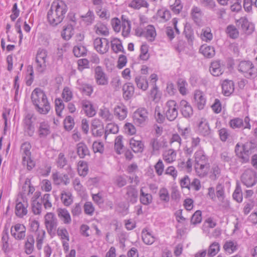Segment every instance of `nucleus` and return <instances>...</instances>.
Listing matches in <instances>:
<instances>
[{
	"label": "nucleus",
	"mask_w": 257,
	"mask_h": 257,
	"mask_svg": "<svg viewBox=\"0 0 257 257\" xmlns=\"http://www.w3.org/2000/svg\"><path fill=\"white\" fill-rule=\"evenodd\" d=\"M220 250V245L218 242L214 241L211 243L208 249L207 255L209 256H215Z\"/></svg>",
	"instance_id": "49"
},
{
	"label": "nucleus",
	"mask_w": 257,
	"mask_h": 257,
	"mask_svg": "<svg viewBox=\"0 0 257 257\" xmlns=\"http://www.w3.org/2000/svg\"><path fill=\"white\" fill-rule=\"evenodd\" d=\"M122 137L118 136L115 140L114 148L116 153L118 154H121V150L122 149L123 145L122 144Z\"/></svg>",
	"instance_id": "64"
},
{
	"label": "nucleus",
	"mask_w": 257,
	"mask_h": 257,
	"mask_svg": "<svg viewBox=\"0 0 257 257\" xmlns=\"http://www.w3.org/2000/svg\"><path fill=\"white\" fill-rule=\"evenodd\" d=\"M28 204L27 201L23 200V202H19L16 203L15 207L16 215L20 218L26 215L28 213L27 208Z\"/></svg>",
	"instance_id": "18"
},
{
	"label": "nucleus",
	"mask_w": 257,
	"mask_h": 257,
	"mask_svg": "<svg viewBox=\"0 0 257 257\" xmlns=\"http://www.w3.org/2000/svg\"><path fill=\"white\" fill-rule=\"evenodd\" d=\"M52 178L54 183L56 185L63 184L67 185L70 182L68 175L66 174H60L57 172L52 175Z\"/></svg>",
	"instance_id": "21"
},
{
	"label": "nucleus",
	"mask_w": 257,
	"mask_h": 257,
	"mask_svg": "<svg viewBox=\"0 0 257 257\" xmlns=\"http://www.w3.org/2000/svg\"><path fill=\"white\" fill-rule=\"evenodd\" d=\"M200 52L205 57L208 58H212L215 54L214 47L207 45H202L200 48Z\"/></svg>",
	"instance_id": "34"
},
{
	"label": "nucleus",
	"mask_w": 257,
	"mask_h": 257,
	"mask_svg": "<svg viewBox=\"0 0 257 257\" xmlns=\"http://www.w3.org/2000/svg\"><path fill=\"white\" fill-rule=\"evenodd\" d=\"M111 46L112 51L115 53L120 52H123V48L121 42L117 38H113L111 41Z\"/></svg>",
	"instance_id": "47"
},
{
	"label": "nucleus",
	"mask_w": 257,
	"mask_h": 257,
	"mask_svg": "<svg viewBox=\"0 0 257 257\" xmlns=\"http://www.w3.org/2000/svg\"><path fill=\"white\" fill-rule=\"evenodd\" d=\"M125 191L124 197L127 202L134 204L137 202L138 198V191L133 186L130 185L124 188Z\"/></svg>",
	"instance_id": "13"
},
{
	"label": "nucleus",
	"mask_w": 257,
	"mask_h": 257,
	"mask_svg": "<svg viewBox=\"0 0 257 257\" xmlns=\"http://www.w3.org/2000/svg\"><path fill=\"white\" fill-rule=\"evenodd\" d=\"M237 22L238 25L240 26L243 31L246 32L249 30L250 24L246 18L242 17Z\"/></svg>",
	"instance_id": "61"
},
{
	"label": "nucleus",
	"mask_w": 257,
	"mask_h": 257,
	"mask_svg": "<svg viewBox=\"0 0 257 257\" xmlns=\"http://www.w3.org/2000/svg\"><path fill=\"white\" fill-rule=\"evenodd\" d=\"M109 41L106 38H96L93 43L95 50L100 54L106 53L109 48Z\"/></svg>",
	"instance_id": "10"
},
{
	"label": "nucleus",
	"mask_w": 257,
	"mask_h": 257,
	"mask_svg": "<svg viewBox=\"0 0 257 257\" xmlns=\"http://www.w3.org/2000/svg\"><path fill=\"white\" fill-rule=\"evenodd\" d=\"M122 90L123 98L125 100H128L133 97L134 94L135 87L132 83L128 82L123 86Z\"/></svg>",
	"instance_id": "24"
},
{
	"label": "nucleus",
	"mask_w": 257,
	"mask_h": 257,
	"mask_svg": "<svg viewBox=\"0 0 257 257\" xmlns=\"http://www.w3.org/2000/svg\"><path fill=\"white\" fill-rule=\"evenodd\" d=\"M57 235L60 237L62 241H69V235L67 230L65 227H59L57 230Z\"/></svg>",
	"instance_id": "58"
},
{
	"label": "nucleus",
	"mask_w": 257,
	"mask_h": 257,
	"mask_svg": "<svg viewBox=\"0 0 257 257\" xmlns=\"http://www.w3.org/2000/svg\"><path fill=\"white\" fill-rule=\"evenodd\" d=\"M26 227L22 224L17 223L13 226L11 228V233L12 235L18 240H23L26 236Z\"/></svg>",
	"instance_id": "12"
},
{
	"label": "nucleus",
	"mask_w": 257,
	"mask_h": 257,
	"mask_svg": "<svg viewBox=\"0 0 257 257\" xmlns=\"http://www.w3.org/2000/svg\"><path fill=\"white\" fill-rule=\"evenodd\" d=\"M73 52L76 57H80L86 55L87 50L84 46L78 45L74 47Z\"/></svg>",
	"instance_id": "53"
},
{
	"label": "nucleus",
	"mask_w": 257,
	"mask_h": 257,
	"mask_svg": "<svg viewBox=\"0 0 257 257\" xmlns=\"http://www.w3.org/2000/svg\"><path fill=\"white\" fill-rule=\"evenodd\" d=\"M78 88L86 95L90 96L93 89L91 85L82 82L80 80L77 81Z\"/></svg>",
	"instance_id": "30"
},
{
	"label": "nucleus",
	"mask_w": 257,
	"mask_h": 257,
	"mask_svg": "<svg viewBox=\"0 0 257 257\" xmlns=\"http://www.w3.org/2000/svg\"><path fill=\"white\" fill-rule=\"evenodd\" d=\"M38 132L40 138H45L50 134V127L48 123L46 121L40 122Z\"/></svg>",
	"instance_id": "31"
},
{
	"label": "nucleus",
	"mask_w": 257,
	"mask_h": 257,
	"mask_svg": "<svg viewBox=\"0 0 257 257\" xmlns=\"http://www.w3.org/2000/svg\"><path fill=\"white\" fill-rule=\"evenodd\" d=\"M238 70L248 79L254 78L257 76V69L250 61H241L238 65Z\"/></svg>",
	"instance_id": "4"
},
{
	"label": "nucleus",
	"mask_w": 257,
	"mask_h": 257,
	"mask_svg": "<svg viewBox=\"0 0 257 257\" xmlns=\"http://www.w3.org/2000/svg\"><path fill=\"white\" fill-rule=\"evenodd\" d=\"M178 167L182 169L186 170L188 172H191L192 168L191 159L189 158L186 162L181 161L178 163Z\"/></svg>",
	"instance_id": "56"
},
{
	"label": "nucleus",
	"mask_w": 257,
	"mask_h": 257,
	"mask_svg": "<svg viewBox=\"0 0 257 257\" xmlns=\"http://www.w3.org/2000/svg\"><path fill=\"white\" fill-rule=\"evenodd\" d=\"M226 32L228 36L232 39H236L239 36V32L236 27L232 25L227 26Z\"/></svg>",
	"instance_id": "54"
},
{
	"label": "nucleus",
	"mask_w": 257,
	"mask_h": 257,
	"mask_svg": "<svg viewBox=\"0 0 257 257\" xmlns=\"http://www.w3.org/2000/svg\"><path fill=\"white\" fill-rule=\"evenodd\" d=\"M31 145L28 142H25L21 145L20 152L22 159H28L31 157Z\"/></svg>",
	"instance_id": "25"
},
{
	"label": "nucleus",
	"mask_w": 257,
	"mask_h": 257,
	"mask_svg": "<svg viewBox=\"0 0 257 257\" xmlns=\"http://www.w3.org/2000/svg\"><path fill=\"white\" fill-rule=\"evenodd\" d=\"M157 16L164 22H167L171 18V13L167 9L163 8L158 11Z\"/></svg>",
	"instance_id": "50"
},
{
	"label": "nucleus",
	"mask_w": 257,
	"mask_h": 257,
	"mask_svg": "<svg viewBox=\"0 0 257 257\" xmlns=\"http://www.w3.org/2000/svg\"><path fill=\"white\" fill-rule=\"evenodd\" d=\"M199 133L204 136L208 135L210 134V128L208 123L204 120H201L198 125Z\"/></svg>",
	"instance_id": "51"
},
{
	"label": "nucleus",
	"mask_w": 257,
	"mask_h": 257,
	"mask_svg": "<svg viewBox=\"0 0 257 257\" xmlns=\"http://www.w3.org/2000/svg\"><path fill=\"white\" fill-rule=\"evenodd\" d=\"M142 237L143 242L148 245L152 244L156 239V237L151 232L145 229L142 231Z\"/></svg>",
	"instance_id": "41"
},
{
	"label": "nucleus",
	"mask_w": 257,
	"mask_h": 257,
	"mask_svg": "<svg viewBox=\"0 0 257 257\" xmlns=\"http://www.w3.org/2000/svg\"><path fill=\"white\" fill-rule=\"evenodd\" d=\"M130 8L139 10L141 8H148L149 4L146 0H133L128 5Z\"/></svg>",
	"instance_id": "36"
},
{
	"label": "nucleus",
	"mask_w": 257,
	"mask_h": 257,
	"mask_svg": "<svg viewBox=\"0 0 257 257\" xmlns=\"http://www.w3.org/2000/svg\"><path fill=\"white\" fill-rule=\"evenodd\" d=\"M81 18L86 25L89 26L94 21L95 16L92 10H89L87 13L82 15Z\"/></svg>",
	"instance_id": "46"
},
{
	"label": "nucleus",
	"mask_w": 257,
	"mask_h": 257,
	"mask_svg": "<svg viewBox=\"0 0 257 257\" xmlns=\"http://www.w3.org/2000/svg\"><path fill=\"white\" fill-rule=\"evenodd\" d=\"M127 110L126 107L122 104L117 105L114 110V114L119 120H123L127 116Z\"/></svg>",
	"instance_id": "26"
},
{
	"label": "nucleus",
	"mask_w": 257,
	"mask_h": 257,
	"mask_svg": "<svg viewBox=\"0 0 257 257\" xmlns=\"http://www.w3.org/2000/svg\"><path fill=\"white\" fill-rule=\"evenodd\" d=\"M229 123L230 126L233 129L239 128L243 126V121L242 119L237 117L231 119Z\"/></svg>",
	"instance_id": "60"
},
{
	"label": "nucleus",
	"mask_w": 257,
	"mask_h": 257,
	"mask_svg": "<svg viewBox=\"0 0 257 257\" xmlns=\"http://www.w3.org/2000/svg\"><path fill=\"white\" fill-rule=\"evenodd\" d=\"M195 164L197 165L201 164L209 163V158L207 156L203 150L200 149L196 151L194 155Z\"/></svg>",
	"instance_id": "19"
},
{
	"label": "nucleus",
	"mask_w": 257,
	"mask_h": 257,
	"mask_svg": "<svg viewBox=\"0 0 257 257\" xmlns=\"http://www.w3.org/2000/svg\"><path fill=\"white\" fill-rule=\"evenodd\" d=\"M88 171V166L86 162L80 161L78 163V172L80 176H85Z\"/></svg>",
	"instance_id": "52"
},
{
	"label": "nucleus",
	"mask_w": 257,
	"mask_h": 257,
	"mask_svg": "<svg viewBox=\"0 0 257 257\" xmlns=\"http://www.w3.org/2000/svg\"><path fill=\"white\" fill-rule=\"evenodd\" d=\"M118 132V127L114 123H108L105 130L104 139L106 140L110 134H116Z\"/></svg>",
	"instance_id": "48"
},
{
	"label": "nucleus",
	"mask_w": 257,
	"mask_h": 257,
	"mask_svg": "<svg viewBox=\"0 0 257 257\" xmlns=\"http://www.w3.org/2000/svg\"><path fill=\"white\" fill-rule=\"evenodd\" d=\"M163 158L166 163H172L176 160V153L173 149L167 150L163 153Z\"/></svg>",
	"instance_id": "40"
},
{
	"label": "nucleus",
	"mask_w": 257,
	"mask_h": 257,
	"mask_svg": "<svg viewBox=\"0 0 257 257\" xmlns=\"http://www.w3.org/2000/svg\"><path fill=\"white\" fill-rule=\"evenodd\" d=\"M164 112L167 119L169 121H174L178 115V105L176 102L173 100H168L163 108Z\"/></svg>",
	"instance_id": "6"
},
{
	"label": "nucleus",
	"mask_w": 257,
	"mask_h": 257,
	"mask_svg": "<svg viewBox=\"0 0 257 257\" xmlns=\"http://www.w3.org/2000/svg\"><path fill=\"white\" fill-rule=\"evenodd\" d=\"M241 181L246 187H252L257 182V174L253 170L247 169L242 174Z\"/></svg>",
	"instance_id": "9"
},
{
	"label": "nucleus",
	"mask_w": 257,
	"mask_h": 257,
	"mask_svg": "<svg viewBox=\"0 0 257 257\" xmlns=\"http://www.w3.org/2000/svg\"><path fill=\"white\" fill-rule=\"evenodd\" d=\"M36 117L33 113H26L24 117L23 122L25 133L29 137H32L35 131V122Z\"/></svg>",
	"instance_id": "5"
},
{
	"label": "nucleus",
	"mask_w": 257,
	"mask_h": 257,
	"mask_svg": "<svg viewBox=\"0 0 257 257\" xmlns=\"http://www.w3.org/2000/svg\"><path fill=\"white\" fill-rule=\"evenodd\" d=\"M45 224L49 233L55 230L57 226V219L53 213H47L45 216Z\"/></svg>",
	"instance_id": "14"
},
{
	"label": "nucleus",
	"mask_w": 257,
	"mask_h": 257,
	"mask_svg": "<svg viewBox=\"0 0 257 257\" xmlns=\"http://www.w3.org/2000/svg\"><path fill=\"white\" fill-rule=\"evenodd\" d=\"M114 91H118L121 88V80L118 76L114 77L111 79L110 83Z\"/></svg>",
	"instance_id": "62"
},
{
	"label": "nucleus",
	"mask_w": 257,
	"mask_h": 257,
	"mask_svg": "<svg viewBox=\"0 0 257 257\" xmlns=\"http://www.w3.org/2000/svg\"><path fill=\"white\" fill-rule=\"evenodd\" d=\"M73 25L72 24H68L63 29L61 36L65 40H69L74 34Z\"/></svg>",
	"instance_id": "44"
},
{
	"label": "nucleus",
	"mask_w": 257,
	"mask_h": 257,
	"mask_svg": "<svg viewBox=\"0 0 257 257\" xmlns=\"http://www.w3.org/2000/svg\"><path fill=\"white\" fill-rule=\"evenodd\" d=\"M57 214L59 218L65 224H69L71 222V218L68 211L65 208H58Z\"/></svg>",
	"instance_id": "32"
},
{
	"label": "nucleus",
	"mask_w": 257,
	"mask_h": 257,
	"mask_svg": "<svg viewBox=\"0 0 257 257\" xmlns=\"http://www.w3.org/2000/svg\"><path fill=\"white\" fill-rule=\"evenodd\" d=\"M237 243L236 241L229 240L224 243L223 247L225 251L229 253H232L237 249Z\"/></svg>",
	"instance_id": "43"
},
{
	"label": "nucleus",
	"mask_w": 257,
	"mask_h": 257,
	"mask_svg": "<svg viewBox=\"0 0 257 257\" xmlns=\"http://www.w3.org/2000/svg\"><path fill=\"white\" fill-rule=\"evenodd\" d=\"M182 115L186 118L190 117L193 115V109L190 104L185 100H182L180 103Z\"/></svg>",
	"instance_id": "20"
},
{
	"label": "nucleus",
	"mask_w": 257,
	"mask_h": 257,
	"mask_svg": "<svg viewBox=\"0 0 257 257\" xmlns=\"http://www.w3.org/2000/svg\"><path fill=\"white\" fill-rule=\"evenodd\" d=\"M41 204H43L46 209H50L52 204L51 202V196L49 194H45L41 198Z\"/></svg>",
	"instance_id": "59"
},
{
	"label": "nucleus",
	"mask_w": 257,
	"mask_h": 257,
	"mask_svg": "<svg viewBox=\"0 0 257 257\" xmlns=\"http://www.w3.org/2000/svg\"><path fill=\"white\" fill-rule=\"evenodd\" d=\"M31 99L35 109L40 114H46L50 109L47 96L40 88H35L32 92Z\"/></svg>",
	"instance_id": "2"
},
{
	"label": "nucleus",
	"mask_w": 257,
	"mask_h": 257,
	"mask_svg": "<svg viewBox=\"0 0 257 257\" xmlns=\"http://www.w3.org/2000/svg\"><path fill=\"white\" fill-rule=\"evenodd\" d=\"M137 87L143 91L146 90L148 88V82L145 77L140 75L137 76L135 79Z\"/></svg>",
	"instance_id": "38"
},
{
	"label": "nucleus",
	"mask_w": 257,
	"mask_h": 257,
	"mask_svg": "<svg viewBox=\"0 0 257 257\" xmlns=\"http://www.w3.org/2000/svg\"><path fill=\"white\" fill-rule=\"evenodd\" d=\"M256 148V144L251 142H246L242 146L238 143L235 146V152L241 163H246L249 161L250 155L255 151Z\"/></svg>",
	"instance_id": "3"
},
{
	"label": "nucleus",
	"mask_w": 257,
	"mask_h": 257,
	"mask_svg": "<svg viewBox=\"0 0 257 257\" xmlns=\"http://www.w3.org/2000/svg\"><path fill=\"white\" fill-rule=\"evenodd\" d=\"M225 68V65L220 60H216L211 63L209 71L214 76H219L224 72Z\"/></svg>",
	"instance_id": "15"
},
{
	"label": "nucleus",
	"mask_w": 257,
	"mask_h": 257,
	"mask_svg": "<svg viewBox=\"0 0 257 257\" xmlns=\"http://www.w3.org/2000/svg\"><path fill=\"white\" fill-rule=\"evenodd\" d=\"M77 153L80 158H84L89 155V151L84 143H79L77 145Z\"/></svg>",
	"instance_id": "42"
},
{
	"label": "nucleus",
	"mask_w": 257,
	"mask_h": 257,
	"mask_svg": "<svg viewBox=\"0 0 257 257\" xmlns=\"http://www.w3.org/2000/svg\"><path fill=\"white\" fill-rule=\"evenodd\" d=\"M191 15L192 19L197 24L200 22L203 13L201 9L196 6H193L191 9Z\"/></svg>",
	"instance_id": "37"
},
{
	"label": "nucleus",
	"mask_w": 257,
	"mask_h": 257,
	"mask_svg": "<svg viewBox=\"0 0 257 257\" xmlns=\"http://www.w3.org/2000/svg\"><path fill=\"white\" fill-rule=\"evenodd\" d=\"M145 189L142 187L140 189V200L143 205H148L152 202L153 197L151 194L145 191Z\"/></svg>",
	"instance_id": "27"
},
{
	"label": "nucleus",
	"mask_w": 257,
	"mask_h": 257,
	"mask_svg": "<svg viewBox=\"0 0 257 257\" xmlns=\"http://www.w3.org/2000/svg\"><path fill=\"white\" fill-rule=\"evenodd\" d=\"M67 10V6L64 2L59 0L53 2L47 15L50 25L56 26L60 24L64 19Z\"/></svg>",
	"instance_id": "1"
},
{
	"label": "nucleus",
	"mask_w": 257,
	"mask_h": 257,
	"mask_svg": "<svg viewBox=\"0 0 257 257\" xmlns=\"http://www.w3.org/2000/svg\"><path fill=\"white\" fill-rule=\"evenodd\" d=\"M194 98L197 108L200 110L203 109L206 103V99L203 92L199 90H195Z\"/></svg>",
	"instance_id": "16"
},
{
	"label": "nucleus",
	"mask_w": 257,
	"mask_h": 257,
	"mask_svg": "<svg viewBox=\"0 0 257 257\" xmlns=\"http://www.w3.org/2000/svg\"><path fill=\"white\" fill-rule=\"evenodd\" d=\"M222 93L225 96H229L234 91V83L232 81L225 80L222 83Z\"/></svg>",
	"instance_id": "29"
},
{
	"label": "nucleus",
	"mask_w": 257,
	"mask_h": 257,
	"mask_svg": "<svg viewBox=\"0 0 257 257\" xmlns=\"http://www.w3.org/2000/svg\"><path fill=\"white\" fill-rule=\"evenodd\" d=\"M144 37L150 42H153L157 36L156 29L154 26L149 25L145 29Z\"/></svg>",
	"instance_id": "28"
},
{
	"label": "nucleus",
	"mask_w": 257,
	"mask_h": 257,
	"mask_svg": "<svg viewBox=\"0 0 257 257\" xmlns=\"http://www.w3.org/2000/svg\"><path fill=\"white\" fill-rule=\"evenodd\" d=\"M94 30L98 35L106 36L109 34L108 29L106 26L100 22L96 24L94 26Z\"/></svg>",
	"instance_id": "39"
},
{
	"label": "nucleus",
	"mask_w": 257,
	"mask_h": 257,
	"mask_svg": "<svg viewBox=\"0 0 257 257\" xmlns=\"http://www.w3.org/2000/svg\"><path fill=\"white\" fill-rule=\"evenodd\" d=\"M35 239L32 234H28L24 244L25 252L27 254H31L34 250Z\"/></svg>",
	"instance_id": "22"
},
{
	"label": "nucleus",
	"mask_w": 257,
	"mask_h": 257,
	"mask_svg": "<svg viewBox=\"0 0 257 257\" xmlns=\"http://www.w3.org/2000/svg\"><path fill=\"white\" fill-rule=\"evenodd\" d=\"M99 114L105 121H110L113 117L109 110L106 108L101 109L99 112Z\"/></svg>",
	"instance_id": "63"
},
{
	"label": "nucleus",
	"mask_w": 257,
	"mask_h": 257,
	"mask_svg": "<svg viewBox=\"0 0 257 257\" xmlns=\"http://www.w3.org/2000/svg\"><path fill=\"white\" fill-rule=\"evenodd\" d=\"M233 198L237 202L240 203L242 201V193L240 186L236 184L235 189L232 194Z\"/></svg>",
	"instance_id": "55"
},
{
	"label": "nucleus",
	"mask_w": 257,
	"mask_h": 257,
	"mask_svg": "<svg viewBox=\"0 0 257 257\" xmlns=\"http://www.w3.org/2000/svg\"><path fill=\"white\" fill-rule=\"evenodd\" d=\"M61 200L63 204L66 206H69L73 202L72 194L70 192L62 191L61 193Z\"/></svg>",
	"instance_id": "45"
},
{
	"label": "nucleus",
	"mask_w": 257,
	"mask_h": 257,
	"mask_svg": "<svg viewBox=\"0 0 257 257\" xmlns=\"http://www.w3.org/2000/svg\"><path fill=\"white\" fill-rule=\"evenodd\" d=\"M94 78L98 85L105 86L108 83V78L101 66H98L95 68Z\"/></svg>",
	"instance_id": "11"
},
{
	"label": "nucleus",
	"mask_w": 257,
	"mask_h": 257,
	"mask_svg": "<svg viewBox=\"0 0 257 257\" xmlns=\"http://www.w3.org/2000/svg\"><path fill=\"white\" fill-rule=\"evenodd\" d=\"M149 112L147 109L141 107L137 109L133 114V120L134 123L140 126H144L149 120Z\"/></svg>",
	"instance_id": "7"
},
{
	"label": "nucleus",
	"mask_w": 257,
	"mask_h": 257,
	"mask_svg": "<svg viewBox=\"0 0 257 257\" xmlns=\"http://www.w3.org/2000/svg\"><path fill=\"white\" fill-rule=\"evenodd\" d=\"M80 104L87 116L92 117L96 114L95 109L90 101L84 99L81 101Z\"/></svg>",
	"instance_id": "17"
},
{
	"label": "nucleus",
	"mask_w": 257,
	"mask_h": 257,
	"mask_svg": "<svg viewBox=\"0 0 257 257\" xmlns=\"http://www.w3.org/2000/svg\"><path fill=\"white\" fill-rule=\"evenodd\" d=\"M47 57V50L43 49H38L36 57V70L38 72L42 73L46 70Z\"/></svg>",
	"instance_id": "8"
},
{
	"label": "nucleus",
	"mask_w": 257,
	"mask_h": 257,
	"mask_svg": "<svg viewBox=\"0 0 257 257\" xmlns=\"http://www.w3.org/2000/svg\"><path fill=\"white\" fill-rule=\"evenodd\" d=\"M195 172L197 175L201 178L204 177L208 174L210 170V164H201L197 165H194Z\"/></svg>",
	"instance_id": "23"
},
{
	"label": "nucleus",
	"mask_w": 257,
	"mask_h": 257,
	"mask_svg": "<svg viewBox=\"0 0 257 257\" xmlns=\"http://www.w3.org/2000/svg\"><path fill=\"white\" fill-rule=\"evenodd\" d=\"M45 231H38L36 237V246L38 250H41L42 248V244L45 237Z\"/></svg>",
	"instance_id": "57"
},
{
	"label": "nucleus",
	"mask_w": 257,
	"mask_h": 257,
	"mask_svg": "<svg viewBox=\"0 0 257 257\" xmlns=\"http://www.w3.org/2000/svg\"><path fill=\"white\" fill-rule=\"evenodd\" d=\"M130 145L135 153H141L144 150V144L141 141H137L132 138L130 141Z\"/></svg>",
	"instance_id": "35"
},
{
	"label": "nucleus",
	"mask_w": 257,
	"mask_h": 257,
	"mask_svg": "<svg viewBox=\"0 0 257 257\" xmlns=\"http://www.w3.org/2000/svg\"><path fill=\"white\" fill-rule=\"evenodd\" d=\"M122 20V34L124 37H127L130 33L131 30V22L124 15L121 16Z\"/></svg>",
	"instance_id": "33"
}]
</instances>
